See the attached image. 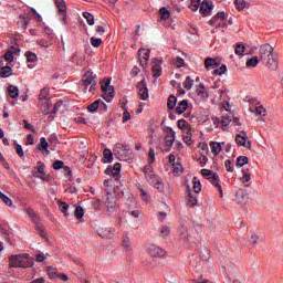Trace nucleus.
<instances>
[{"label": "nucleus", "instance_id": "f257e3e1", "mask_svg": "<svg viewBox=\"0 0 283 283\" xmlns=\"http://www.w3.org/2000/svg\"><path fill=\"white\" fill-rule=\"evenodd\" d=\"M259 56L265 67L273 71L277 70V53H275V49L271 44H262L259 49Z\"/></svg>", "mask_w": 283, "mask_h": 283}, {"label": "nucleus", "instance_id": "f03ea898", "mask_svg": "<svg viewBox=\"0 0 283 283\" xmlns=\"http://www.w3.org/2000/svg\"><path fill=\"white\" fill-rule=\"evenodd\" d=\"M9 266L11 269H32L34 259L28 253L14 254L9 258Z\"/></svg>", "mask_w": 283, "mask_h": 283}, {"label": "nucleus", "instance_id": "7ed1b4c3", "mask_svg": "<svg viewBox=\"0 0 283 283\" xmlns=\"http://www.w3.org/2000/svg\"><path fill=\"white\" fill-rule=\"evenodd\" d=\"M101 83V90L103 92L102 97L106 103H112L114 101V86H112V80L111 78H104Z\"/></svg>", "mask_w": 283, "mask_h": 283}, {"label": "nucleus", "instance_id": "20e7f679", "mask_svg": "<svg viewBox=\"0 0 283 283\" xmlns=\"http://www.w3.org/2000/svg\"><path fill=\"white\" fill-rule=\"evenodd\" d=\"M113 151H114V155L116 156V158H118V160L126 161L127 158H129V156H132V148L129 146L123 145V144H116Z\"/></svg>", "mask_w": 283, "mask_h": 283}, {"label": "nucleus", "instance_id": "39448f33", "mask_svg": "<svg viewBox=\"0 0 283 283\" xmlns=\"http://www.w3.org/2000/svg\"><path fill=\"white\" fill-rule=\"evenodd\" d=\"M210 25L213 28H228L229 23L227 22V13L224 11L218 12L209 21Z\"/></svg>", "mask_w": 283, "mask_h": 283}, {"label": "nucleus", "instance_id": "423d86ee", "mask_svg": "<svg viewBox=\"0 0 283 283\" xmlns=\"http://www.w3.org/2000/svg\"><path fill=\"white\" fill-rule=\"evenodd\" d=\"M33 178H39L43 182H50V175L45 174V164L38 161L35 170L32 171Z\"/></svg>", "mask_w": 283, "mask_h": 283}, {"label": "nucleus", "instance_id": "0eeeda50", "mask_svg": "<svg viewBox=\"0 0 283 283\" xmlns=\"http://www.w3.org/2000/svg\"><path fill=\"white\" fill-rule=\"evenodd\" d=\"M144 176L149 185H154L160 177L154 172V167L147 165L144 167Z\"/></svg>", "mask_w": 283, "mask_h": 283}, {"label": "nucleus", "instance_id": "6e6552de", "mask_svg": "<svg viewBox=\"0 0 283 283\" xmlns=\"http://www.w3.org/2000/svg\"><path fill=\"white\" fill-rule=\"evenodd\" d=\"M137 94L140 101H147L149 98V88H147V81L145 78L137 84Z\"/></svg>", "mask_w": 283, "mask_h": 283}, {"label": "nucleus", "instance_id": "1a4fd4ad", "mask_svg": "<svg viewBox=\"0 0 283 283\" xmlns=\"http://www.w3.org/2000/svg\"><path fill=\"white\" fill-rule=\"evenodd\" d=\"M106 176H113L115 180H118L120 178V164L116 163L114 166H109L105 169Z\"/></svg>", "mask_w": 283, "mask_h": 283}, {"label": "nucleus", "instance_id": "9d476101", "mask_svg": "<svg viewBox=\"0 0 283 283\" xmlns=\"http://www.w3.org/2000/svg\"><path fill=\"white\" fill-rule=\"evenodd\" d=\"M147 251L153 258H163L165 255V250L156 244L148 245Z\"/></svg>", "mask_w": 283, "mask_h": 283}, {"label": "nucleus", "instance_id": "9b49d317", "mask_svg": "<svg viewBox=\"0 0 283 283\" xmlns=\"http://www.w3.org/2000/svg\"><path fill=\"white\" fill-rule=\"evenodd\" d=\"M83 83L85 87H90V85L94 87V85H96V75L92 71H87L84 74Z\"/></svg>", "mask_w": 283, "mask_h": 283}, {"label": "nucleus", "instance_id": "f8f14e48", "mask_svg": "<svg viewBox=\"0 0 283 283\" xmlns=\"http://www.w3.org/2000/svg\"><path fill=\"white\" fill-rule=\"evenodd\" d=\"M98 235L102 237L104 240H112V238L116 235V229L102 228L101 230H98Z\"/></svg>", "mask_w": 283, "mask_h": 283}, {"label": "nucleus", "instance_id": "ddd939ff", "mask_svg": "<svg viewBox=\"0 0 283 283\" xmlns=\"http://www.w3.org/2000/svg\"><path fill=\"white\" fill-rule=\"evenodd\" d=\"M105 205H106L107 211H109V213H114V211H116V198H114V196H112V193H109V192H106Z\"/></svg>", "mask_w": 283, "mask_h": 283}, {"label": "nucleus", "instance_id": "4468645a", "mask_svg": "<svg viewBox=\"0 0 283 283\" xmlns=\"http://www.w3.org/2000/svg\"><path fill=\"white\" fill-rule=\"evenodd\" d=\"M149 49H139L138 56L142 67H145V65H147V61H149Z\"/></svg>", "mask_w": 283, "mask_h": 283}, {"label": "nucleus", "instance_id": "2eb2a0df", "mask_svg": "<svg viewBox=\"0 0 283 283\" xmlns=\"http://www.w3.org/2000/svg\"><path fill=\"white\" fill-rule=\"evenodd\" d=\"M165 143L167 147H172L174 143H176V132H174V128L168 127V134L165 137Z\"/></svg>", "mask_w": 283, "mask_h": 283}, {"label": "nucleus", "instance_id": "dca6fc26", "mask_svg": "<svg viewBox=\"0 0 283 283\" xmlns=\"http://www.w3.org/2000/svg\"><path fill=\"white\" fill-rule=\"evenodd\" d=\"M53 169H55V170L64 169V174H66V176H72V169H70V167L65 166V163H63L61 160H55L53 163Z\"/></svg>", "mask_w": 283, "mask_h": 283}, {"label": "nucleus", "instance_id": "f3484780", "mask_svg": "<svg viewBox=\"0 0 283 283\" xmlns=\"http://www.w3.org/2000/svg\"><path fill=\"white\" fill-rule=\"evenodd\" d=\"M210 182L216 189L219 190V196L222 198L224 196V192H222V186L220 185V176L213 175L212 179H210Z\"/></svg>", "mask_w": 283, "mask_h": 283}, {"label": "nucleus", "instance_id": "a211bd4d", "mask_svg": "<svg viewBox=\"0 0 283 283\" xmlns=\"http://www.w3.org/2000/svg\"><path fill=\"white\" fill-rule=\"evenodd\" d=\"M188 207H196L198 205V196L188 188V197H187Z\"/></svg>", "mask_w": 283, "mask_h": 283}, {"label": "nucleus", "instance_id": "6ab92c4d", "mask_svg": "<svg viewBox=\"0 0 283 283\" xmlns=\"http://www.w3.org/2000/svg\"><path fill=\"white\" fill-rule=\"evenodd\" d=\"M178 233L181 242L187 244V242H189V233L187 232V227L180 226V228L178 229Z\"/></svg>", "mask_w": 283, "mask_h": 283}, {"label": "nucleus", "instance_id": "aec40b11", "mask_svg": "<svg viewBox=\"0 0 283 283\" xmlns=\"http://www.w3.org/2000/svg\"><path fill=\"white\" fill-rule=\"evenodd\" d=\"M200 12L206 15L211 14L213 12V3L201 2Z\"/></svg>", "mask_w": 283, "mask_h": 283}, {"label": "nucleus", "instance_id": "412c9836", "mask_svg": "<svg viewBox=\"0 0 283 283\" xmlns=\"http://www.w3.org/2000/svg\"><path fill=\"white\" fill-rule=\"evenodd\" d=\"M25 213H27V216H29L30 220L34 224H38L39 222H41V219L39 218V214H36L32 208H27Z\"/></svg>", "mask_w": 283, "mask_h": 283}, {"label": "nucleus", "instance_id": "4be33fe9", "mask_svg": "<svg viewBox=\"0 0 283 283\" xmlns=\"http://www.w3.org/2000/svg\"><path fill=\"white\" fill-rule=\"evenodd\" d=\"M122 245L124 251H126L127 253H130L132 251V240L129 239V235H124L122 239Z\"/></svg>", "mask_w": 283, "mask_h": 283}, {"label": "nucleus", "instance_id": "5701e85b", "mask_svg": "<svg viewBox=\"0 0 283 283\" xmlns=\"http://www.w3.org/2000/svg\"><path fill=\"white\" fill-rule=\"evenodd\" d=\"M187 107H189V102L187 99L179 102L176 107V114H185V112H187Z\"/></svg>", "mask_w": 283, "mask_h": 283}, {"label": "nucleus", "instance_id": "b1692460", "mask_svg": "<svg viewBox=\"0 0 283 283\" xmlns=\"http://www.w3.org/2000/svg\"><path fill=\"white\" fill-rule=\"evenodd\" d=\"M205 65H206V69L208 70H216V67H219L220 64L218 63V61H216V59L207 57L205 61Z\"/></svg>", "mask_w": 283, "mask_h": 283}, {"label": "nucleus", "instance_id": "393cba45", "mask_svg": "<svg viewBox=\"0 0 283 283\" xmlns=\"http://www.w3.org/2000/svg\"><path fill=\"white\" fill-rule=\"evenodd\" d=\"M210 149L214 156H219L220 151H222V145L218 142H211L210 143Z\"/></svg>", "mask_w": 283, "mask_h": 283}, {"label": "nucleus", "instance_id": "a878e982", "mask_svg": "<svg viewBox=\"0 0 283 283\" xmlns=\"http://www.w3.org/2000/svg\"><path fill=\"white\" fill-rule=\"evenodd\" d=\"M243 176L241 177V182L244 187H251V174L247 172V170H242Z\"/></svg>", "mask_w": 283, "mask_h": 283}, {"label": "nucleus", "instance_id": "bb28decb", "mask_svg": "<svg viewBox=\"0 0 283 283\" xmlns=\"http://www.w3.org/2000/svg\"><path fill=\"white\" fill-rule=\"evenodd\" d=\"M221 129L227 132L229 129V125L231 124V116L227 115L221 118Z\"/></svg>", "mask_w": 283, "mask_h": 283}, {"label": "nucleus", "instance_id": "cd10ccee", "mask_svg": "<svg viewBox=\"0 0 283 283\" xmlns=\"http://www.w3.org/2000/svg\"><path fill=\"white\" fill-rule=\"evenodd\" d=\"M55 6L60 14L67 12V4H65L64 0H55Z\"/></svg>", "mask_w": 283, "mask_h": 283}, {"label": "nucleus", "instance_id": "c85d7f7f", "mask_svg": "<svg viewBox=\"0 0 283 283\" xmlns=\"http://www.w3.org/2000/svg\"><path fill=\"white\" fill-rule=\"evenodd\" d=\"M8 94L10 96V98H18L19 97V87H17L15 85H9Z\"/></svg>", "mask_w": 283, "mask_h": 283}, {"label": "nucleus", "instance_id": "c756f323", "mask_svg": "<svg viewBox=\"0 0 283 283\" xmlns=\"http://www.w3.org/2000/svg\"><path fill=\"white\" fill-rule=\"evenodd\" d=\"M101 107V99H96L95 102H93L91 105L87 106V111L91 114H95V112H98Z\"/></svg>", "mask_w": 283, "mask_h": 283}, {"label": "nucleus", "instance_id": "7c9ffc66", "mask_svg": "<svg viewBox=\"0 0 283 283\" xmlns=\"http://www.w3.org/2000/svg\"><path fill=\"white\" fill-rule=\"evenodd\" d=\"M12 75V67L3 66L0 69V76L1 78H9Z\"/></svg>", "mask_w": 283, "mask_h": 283}, {"label": "nucleus", "instance_id": "2f4dec72", "mask_svg": "<svg viewBox=\"0 0 283 283\" xmlns=\"http://www.w3.org/2000/svg\"><path fill=\"white\" fill-rule=\"evenodd\" d=\"M0 200H2V202L7 207L14 208V202H12V199H10V197H8L6 193H2L1 191H0Z\"/></svg>", "mask_w": 283, "mask_h": 283}, {"label": "nucleus", "instance_id": "473e14b6", "mask_svg": "<svg viewBox=\"0 0 283 283\" xmlns=\"http://www.w3.org/2000/svg\"><path fill=\"white\" fill-rule=\"evenodd\" d=\"M196 94L201 98H207L209 96V94L207 93V88L203 86V84H199L198 88L196 90Z\"/></svg>", "mask_w": 283, "mask_h": 283}, {"label": "nucleus", "instance_id": "72a5a7b5", "mask_svg": "<svg viewBox=\"0 0 283 283\" xmlns=\"http://www.w3.org/2000/svg\"><path fill=\"white\" fill-rule=\"evenodd\" d=\"M202 6V0H190L189 9L192 12H198V9H200Z\"/></svg>", "mask_w": 283, "mask_h": 283}, {"label": "nucleus", "instance_id": "f704fd0d", "mask_svg": "<svg viewBox=\"0 0 283 283\" xmlns=\"http://www.w3.org/2000/svg\"><path fill=\"white\" fill-rule=\"evenodd\" d=\"M245 142H247V132H242V135H240V134L235 135L237 145L242 147Z\"/></svg>", "mask_w": 283, "mask_h": 283}, {"label": "nucleus", "instance_id": "c9c22d12", "mask_svg": "<svg viewBox=\"0 0 283 283\" xmlns=\"http://www.w3.org/2000/svg\"><path fill=\"white\" fill-rule=\"evenodd\" d=\"M192 185L195 193H200V191H202V184L200 182V179H198V177L192 178Z\"/></svg>", "mask_w": 283, "mask_h": 283}, {"label": "nucleus", "instance_id": "e433bc0d", "mask_svg": "<svg viewBox=\"0 0 283 283\" xmlns=\"http://www.w3.org/2000/svg\"><path fill=\"white\" fill-rule=\"evenodd\" d=\"M209 255H210L209 248L207 245L201 247V250H200L201 260H203V262H207V260H209Z\"/></svg>", "mask_w": 283, "mask_h": 283}, {"label": "nucleus", "instance_id": "4c0bfd02", "mask_svg": "<svg viewBox=\"0 0 283 283\" xmlns=\"http://www.w3.org/2000/svg\"><path fill=\"white\" fill-rule=\"evenodd\" d=\"M35 231H38L41 238H48V233L45 232V228L41 224V221L35 223Z\"/></svg>", "mask_w": 283, "mask_h": 283}, {"label": "nucleus", "instance_id": "58836bf2", "mask_svg": "<svg viewBox=\"0 0 283 283\" xmlns=\"http://www.w3.org/2000/svg\"><path fill=\"white\" fill-rule=\"evenodd\" d=\"M260 63V59H258V56H252L251 59H249L245 63L247 67H258Z\"/></svg>", "mask_w": 283, "mask_h": 283}, {"label": "nucleus", "instance_id": "ea45409f", "mask_svg": "<svg viewBox=\"0 0 283 283\" xmlns=\"http://www.w3.org/2000/svg\"><path fill=\"white\" fill-rule=\"evenodd\" d=\"M57 206L60 211L67 218V209H70V206L65 201H57Z\"/></svg>", "mask_w": 283, "mask_h": 283}, {"label": "nucleus", "instance_id": "a19ab883", "mask_svg": "<svg viewBox=\"0 0 283 283\" xmlns=\"http://www.w3.org/2000/svg\"><path fill=\"white\" fill-rule=\"evenodd\" d=\"M184 171L182 164L177 163L172 165V174L174 176H180Z\"/></svg>", "mask_w": 283, "mask_h": 283}, {"label": "nucleus", "instance_id": "79ce46f5", "mask_svg": "<svg viewBox=\"0 0 283 283\" xmlns=\"http://www.w3.org/2000/svg\"><path fill=\"white\" fill-rule=\"evenodd\" d=\"M153 185L157 189V191H159L160 193L165 191V182L163 181V178L159 177L157 181L154 182Z\"/></svg>", "mask_w": 283, "mask_h": 283}, {"label": "nucleus", "instance_id": "37998d69", "mask_svg": "<svg viewBox=\"0 0 283 283\" xmlns=\"http://www.w3.org/2000/svg\"><path fill=\"white\" fill-rule=\"evenodd\" d=\"M114 154L109 148L104 149V163H112Z\"/></svg>", "mask_w": 283, "mask_h": 283}, {"label": "nucleus", "instance_id": "c03bdc74", "mask_svg": "<svg viewBox=\"0 0 283 283\" xmlns=\"http://www.w3.org/2000/svg\"><path fill=\"white\" fill-rule=\"evenodd\" d=\"M159 17H160L161 21H167V19H169V17H171V13L169 12V10H167V8H161L159 10Z\"/></svg>", "mask_w": 283, "mask_h": 283}, {"label": "nucleus", "instance_id": "a18cd8bd", "mask_svg": "<svg viewBox=\"0 0 283 283\" xmlns=\"http://www.w3.org/2000/svg\"><path fill=\"white\" fill-rule=\"evenodd\" d=\"M48 147H50L48 139H45V137L40 138V146L38 147L39 151H48Z\"/></svg>", "mask_w": 283, "mask_h": 283}, {"label": "nucleus", "instance_id": "49530a36", "mask_svg": "<svg viewBox=\"0 0 283 283\" xmlns=\"http://www.w3.org/2000/svg\"><path fill=\"white\" fill-rule=\"evenodd\" d=\"M184 143H186V145H193V139L191 138V130L186 129L184 134Z\"/></svg>", "mask_w": 283, "mask_h": 283}, {"label": "nucleus", "instance_id": "de8ad7c7", "mask_svg": "<svg viewBox=\"0 0 283 283\" xmlns=\"http://www.w3.org/2000/svg\"><path fill=\"white\" fill-rule=\"evenodd\" d=\"M201 175L207 178L208 180H212L213 176H218V172H212L209 169H201Z\"/></svg>", "mask_w": 283, "mask_h": 283}, {"label": "nucleus", "instance_id": "09e8293b", "mask_svg": "<svg viewBox=\"0 0 283 283\" xmlns=\"http://www.w3.org/2000/svg\"><path fill=\"white\" fill-rule=\"evenodd\" d=\"M213 76H222V74H227V65L222 64L219 69L212 71Z\"/></svg>", "mask_w": 283, "mask_h": 283}, {"label": "nucleus", "instance_id": "8fccbe9b", "mask_svg": "<svg viewBox=\"0 0 283 283\" xmlns=\"http://www.w3.org/2000/svg\"><path fill=\"white\" fill-rule=\"evenodd\" d=\"M244 165H249V157L240 156L237 158V167H244Z\"/></svg>", "mask_w": 283, "mask_h": 283}, {"label": "nucleus", "instance_id": "3c124183", "mask_svg": "<svg viewBox=\"0 0 283 283\" xmlns=\"http://www.w3.org/2000/svg\"><path fill=\"white\" fill-rule=\"evenodd\" d=\"M50 94V88H43L41 92H40V95H39V101H42L44 103H48V96Z\"/></svg>", "mask_w": 283, "mask_h": 283}, {"label": "nucleus", "instance_id": "603ef678", "mask_svg": "<svg viewBox=\"0 0 283 283\" xmlns=\"http://www.w3.org/2000/svg\"><path fill=\"white\" fill-rule=\"evenodd\" d=\"M25 56H27L28 63H36V61H39V57L31 51H28L25 53Z\"/></svg>", "mask_w": 283, "mask_h": 283}, {"label": "nucleus", "instance_id": "864d4df0", "mask_svg": "<svg viewBox=\"0 0 283 283\" xmlns=\"http://www.w3.org/2000/svg\"><path fill=\"white\" fill-rule=\"evenodd\" d=\"M177 103H178V98H176V96L174 95H170L168 97V103H167L168 109H174Z\"/></svg>", "mask_w": 283, "mask_h": 283}, {"label": "nucleus", "instance_id": "5fc2aeb1", "mask_svg": "<svg viewBox=\"0 0 283 283\" xmlns=\"http://www.w3.org/2000/svg\"><path fill=\"white\" fill-rule=\"evenodd\" d=\"M46 271L50 280H56V277H59V273H56V269L49 266L46 268Z\"/></svg>", "mask_w": 283, "mask_h": 283}, {"label": "nucleus", "instance_id": "6e6d98bb", "mask_svg": "<svg viewBox=\"0 0 283 283\" xmlns=\"http://www.w3.org/2000/svg\"><path fill=\"white\" fill-rule=\"evenodd\" d=\"M83 17H84V19L86 20V22H87L88 25H94V14H92V13L85 11V12L83 13Z\"/></svg>", "mask_w": 283, "mask_h": 283}, {"label": "nucleus", "instance_id": "4d7b16f0", "mask_svg": "<svg viewBox=\"0 0 283 283\" xmlns=\"http://www.w3.org/2000/svg\"><path fill=\"white\" fill-rule=\"evenodd\" d=\"M74 216H75V218H77L78 220H81V218H83V216H85V210L83 209V207L77 206V207L75 208Z\"/></svg>", "mask_w": 283, "mask_h": 283}, {"label": "nucleus", "instance_id": "13d9d810", "mask_svg": "<svg viewBox=\"0 0 283 283\" xmlns=\"http://www.w3.org/2000/svg\"><path fill=\"white\" fill-rule=\"evenodd\" d=\"M234 6L237 10L242 11L247 8V1L244 0H234Z\"/></svg>", "mask_w": 283, "mask_h": 283}, {"label": "nucleus", "instance_id": "bf43d9fd", "mask_svg": "<svg viewBox=\"0 0 283 283\" xmlns=\"http://www.w3.org/2000/svg\"><path fill=\"white\" fill-rule=\"evenodd\" d=\"M244 50H247V48L243 44H238L234 52L238 54V56H244Z\"/></svg>", "mask_w": 283, "mask_h": 283}, {"label": "nucleus", "instance_id": "052dcab7", "mask_svg": "<svg viewBox=\"0 0 283 283\" xmlns=\"http://www.w3.org/2000/svg\"><path fill=\"white\" fill-rule=\"evenodd\" d=\"M237 199L249 200V195L244 190H239V191H237Z\"/></svg>", "mask_w": 283, "mask_h": 283}, {"label": "nucleus", "instance_id": "680f3d73", "mask_svg": "<svg viewBox=\"0 0 283 283\" xmlns=\"http://www.w3.org/2000/svg\"><path fill=\"white\" fill-rule=\"evenodd\" d=\"M185 90H191L193 87V80H191L190 76L186 77V81L184 82Z\"/></svg>", "mask_w": 283, "mask_h": 283}, {"label": "nucleus", "instance_id": "e2e57ef3", "mask_svg": "<svg viewBox=\"0 0 283 283\" xmlns=\"http://www.w3.org/2000/svg\"><path fill=\"white\" fill-rule=\"evenodd\" d=\"M101 43H103V39L91 38V45H93V48H99Z\"/></svg>", "mask_w": 283, "mask_h": 283}, {"label": "nucleus", "instance_id": "0e129e2a", "mask_svg": "<svg viewBox=\"0 0 283 283\" xmlns=\"http://www.w3.org/2000/svg\"><path fill=\"white\" fill-rule=\"evenodd\" d=\"M161 238H169V233H171V228L165 226L161 228Z\"/></svg>", "mask_w": 283, "mask_h": 283}, {"label": "nucleus", "instance_id": "69168bd1", "mask_svg": "<svg viewBox=\"0 0 283 283\" xmlns=\"http://www.w3.org/2000/svg\"><path fill=\"white\" fill-rule=\"evenodd\" d=\"M4 61L12 63V61H14V53H12V51H7L4 53Z\"/></svg>", "mask_w": 283, "mask_h": 283}, {"label": "nucleus", "instance_id": "338daca9", "mask_svg": "<svg viewBox=\"0 0 283 283\" xmlns=\"http://www.w3.org/2000/svg\"><path fill=\"white\" fill-rule=\"evenodd\" d=\"M172 63L177 67H182L185 65V60L182 57H176Z\"/></svg>", "mask_w": 283, "mask_h": 283}, {"label": "nucleus", "instance_id": "774afa93", "mask_svg": "<svg viewBox=\"0 0 283 283\" xmlns=\"http://www.w3.org/2000/svg\"><path fill=\"white\" fill-rule=\"evenodd\" d=\"M256 114L258 116H266V108L262 105L256 106Z\"/></svg>", "mask_w": 283, "mask_h": 283}]
</instances>
